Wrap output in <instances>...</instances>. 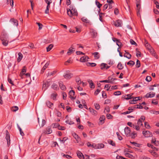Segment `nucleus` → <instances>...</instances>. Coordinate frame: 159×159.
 Returning a JSON list of instances; mask_svg holds the SVG:
<instances>
[{"mask_svg": "<svg viewBox=\"0 0 159 159\" xmlns=\"http://www.w3.org/2000/svg\"><path fill=\"white\" fill-rule=\"evenodd\" d=\"M107 65L105 63H102L101 64V69H103L104 68H106V66H107Z\"/></svg>", "mask_w": 159, "mask_h": 159, "instance_id": "obj_61", "label": "nucleus"}, {"mask_svg": "<svg viewBox=\"0 0 159 159\" xmlns=\"http://www.w3.org/2000/svg\"><path fill=\"white\" fill-rule=\"evenodd\" d=\"M155 95V93L154 92H150L147 93L145 96V97L146 98H152L154 97Z\"/></svg>", "mask_w": 159, "mask_h": 159, "instance_id": "obj_3", "label": "nucleus"}, {"mask_svg": "<svg viewBox=\"0 0 159 159\" xmlns=\"http://www.w3.org/2000/svg\"><path fill=\"white\" fill-rule=\"evenodd\" d=\"M130 42L132 45H135L136 46L137 45V44L136 43L134 40L132 39H131L130 40Z\"/></svg>", "mask_w": 159, "mask_h": 159, "instance_id": "obj_58", "label": "nucleus"}, {"mask_svg": "<svg viewBox=\"0 0 159 159\" xmlns=\"http://www.w3.org/2000/svg\"><path fill=\"white\" fill-rule=\"evenodd\" d=\"M152 103L154 105H156L158 103V101L155 99H153L152 102Z\"/></svg>", "mask_w": 159, "mask_h": 159, "instance_id": "obj_62", "label": "nucleus"}, {"mask_svg": "<svg viewBox=\"0 0 159 159\" xmlns=\"http://www.w3.org/2000/svg\"><path fill=\"white\" fill-rule=\"evenodd\" d=\"M59 86L61 89L62 90H65L66 89L65 86L63 84L62 82L60 81L59 82Z\"/></svg>", "mask_w": 159, "mask_h": 159, "instance_id": "obj_15", "label": "nucleus"}, {"mask_svg": "<svg viewBox=\"0 0 159 159\" xmlns=\"http://www.w3.org/2000/svg\"><path fill=\"white\" fill-rule=\"evenodd\" d=\"M130 143L132 144H133V145L135 146L136 147H140V144L139 143H136L135 142H130Z\"/></svg>", "mask_w": 159, "mask_h": 159, "instance_id": "obj_41", "label": "nucleus"}, {"mask_svg": "<svg viewBox=\"0 0 159 159\" xmlns=\"http://www.w3.org/2000/svg\"><path fill=\"white\" fill-rule=\"evenodd\" d=\"M155 4H156V7L157 9H159V3L157 1H154Z\"/></svg>", "mask_w": 159, "mask_h": 159, "instance_id": "obj_64", "label": "nucleus"}, {"mask_svg": "<svg viewBox=\"0 0 159 159\" xmlns=\"http://www.w3.org/2000/svg\"><path fill=\"white\" fill-rule=\"evenodd\" d=\"M125 155L126 157L132 159H134L135 158V157L134 156L129 153H125Z\"/></svg>", "mask_w": 159, "mask_h": 159, "instance_id": "obj_24", "label": "nucleus"}, {"mask_svg": "<svg viewBox=\"0 0 159 159\" xmlns=\"http://www.w3.org/2000/svg\"><path fill=\"white\" fill-rule=\"evenodd\" d=\"M59 126V125L58 123H53L51 125V127L53 128L58 127Z\"/></svg>", "mask_w": 159, "mask_h": 159, "instance_id": "obj_31", "label": "nucleus"}, {"mask_svg": "<svg viewBox=\"0 0 159 159\" xmlns=\"http://www.w3.org/2000/svg\"><path fill=\"white\" fill-rule=\"evenodd\" d=\"M11 109L13 111L16 112L18 110V108L17 106H14L12 107Z\"/></svg>", "mask_w": 159, "mask_h": 159, "instance_id": "obj_46", "label": "nucleus"}, {"mask_svg": "<svg viewBox=\"0 0 159 159\" xmlns=\"http://www.w3.org/2000/svg\"><path fill=\"white\" fill-rule=\"evenodd\" d=\"M90 32L91 34V35L93 38H95L97 35V33L96 31L93 29L91 30Z\"/></svg>", "mask_w": 159, "mask_h": 159, "instance_id": "obj_20", "label": "nucleus"}, {"mask_svg": "<svg viewBox=\"0 0 159 159\" xmlns=\"http://www.w3.org/2000/svg\"><path fill=\"white\" fill-rule=\"evenodd\" d=\"M73 76L72 74L68 72H67L66 74L63 75L64 78L66 79H70Z\"/></svg>", "mask_w": 159, "mask_h": 159, "instance_id": "obj_5", "label": "nucleus"}, {"mask_svg": "<svg viewBox=\"0 0 159 159\" xmlns=\"http://www.w3.org/2000/svg\"><path fill=\"white\" fill-rule=\"evenodd\" d=\"M6 138L7 142V144L8 146H9L10 143V135L7 130H6Z\"/></svg>", "mask_w": 159, "mask_h": 159, "instance_id": "obj_2", "label": "nucleus"}, {"mask_svg": "<svg viewBox=\"0 0 159 159\" xmlns=\"http://www.w3.org/2000/svg\"><path fill=\"white\" fill-rule=\"evenodd\" d=\"M135 64V62L132 61H130L127 64L130 66H133Z\"/></svg>", "mask_w": 159, "mask_h": 159, "instance_id": "obj_51", "label": "nucleus"}, {"mask_svg": "<svg viewBox=\"0 0 159 159\" xmlns=\"http://www.w3.org/2000/svg\"><path fill=\"white\" fill-rule=\"evenodd\" d=\"M152 78L150 76H147L146 78V80L148 82H149L151 81Z\"/></svg>", "mask_w": 159, "mask_h": 159, "instance_id": "obj_57", "label": "nucleus"}, {"mask_svg": "<svg viewBox=\"0 0 159 159\" xmlns=\"http://www.w3.org/2000/svg\"><path fill=\"white\" fill-rule=\"evenodd\" d=\"M133 95V94H127V97L126 98H125V99L126 100H128L129 99H130L132 98L131 96Z\"/></svg>", "mask_w": 159, "mask_h": 159, "instance_id": "obj_53", "label": "nucleus"}, {"mask_svg": "<svg viewBox=\"0 0 159 159\" xmlns=\"http://www.w3.org/2000/svg\"><path fill=\"white\" fill-rule=\"evenodd\" d=\"M94 106L95 107V108L97 110H99L100 108V106L97 103H95L94 104Z\"/></svg>", "mask_w": 159, "mask_h": 159, "instance_id": "obj_50", "label": "nucleus"}, {"mask_svg": "<svg viewBox=\"0 0 159 159\" xmlns=\"http://www.w3.org/2000/svg\"><path fill=\"white\" fill-rule=\"evenodd\" d=\"M0 39L2 41V44L4 46L8 45L9 43L8 35L5 32H2Z\"/></svg>", "mask_w": 159, "mask_h": 159, "instance_id": "obj_1", "label": "nucleus"}, {"mask_svg": "<svg viewBox=\"0 0 159 159\" xmlns=\"http://www.w3.org/2000/svg\"><path fill=\"white\" fill-rule=\"evenodd\" d=\"M142 121L140 119H139L138 120V123H137L138 125H139V126H142L143 125V124L142 123Z\"/></svg>", "mask_w": 159, "mask_h": 159, "instance_id": "obj_63", "label": "nucleus"}, {"mask_svg": "<svg viewBox=\"0 0 159 159\" xmlns=\"http://www.w3.org/2000/svg\"><path fill=\"white\" fill-rule=\"evenodd\" d=\"M108 81L110 82H109V83L111 84H114L115 83V81L117 80V79L115 78H112L111 76L109 77L108 78Z\"/></svg>", "mask_w": 159, "mask_h": 159, "instance_id": "obj_14", "label": "nucleus"}, {"mask_svg": "<svg viewBox=\"0 0 159 159\" xmlns=\"http://www.w3.org/2000/svg\"><path fill=\"white\" fill-rule=\"evenodd\" d=\"M49 86L48 82H45L43 85L42 89L44 91H45Z\"/></svg>", "mask_w": 159, "mask_h": 159, "instance_id": "obj_16", "label": "nucleus"}, {"mask_svg": "<svg viewBox=\"0 0 159 159\" xmlns=\"http://www.w3.org/2000/svg\"><path fill=\"white\" fill-rule=\"evenodd\" d=\"M143 134L146 137H150L152 135V133L149 131H143Z\"/></svg>", "mask_w": 159, "mask_h": 159, "instance_id": "obj_4", "label": "nucleus"}, {"mask_svg": "<svg viewBox=\"0 0 159 159\" xmlns=\"http://www.w3.org/2000/svg\"><path fill=\"white\" fill-rule=\"evenodd\" d=\"M67 14L70 17L74 16L73 11H72L70 8L69 9V10H67Z\"/></svg>", "mask_w": 159, "mask_h": 159, "instance_id": "obj_29", "label": "nucleus"}, {"mask_svg": "<svg viewBox=\"0 0 159 159\" xmlns=\"http://www.w3.org/2000/svg\"><path fill=\"white\" fill-rule=\"evenodd\" d=\"M50 7V5H47L46 9L45 10V13L46 14H48L49 13V9Z\"/></svg>", "mask_w": 159, "mask_h": 159, "instance_id": "obj_45", "label": "nucleus"}, {"mask_svg": "<svg viewBox=\"0 0 159 159\" xmlns=\"http://www.w3.org/2000/svg\"><path fill=\"white\" fill-rule=\"evenodd\" d=\"M137 136V134L136 133H133L131 134H130V136H131L132 139H134Z\"/></svg>", "mask_w": 159, "mask_h": 159, "instance_id": "obj_55", "label": "nucleus"}, {"mask_svg": "<svg viewBox=\"0 0 159 159\" xmlns=\"http://www.w3.org/2000/svg\"><path fill=\"white\" fill-rule=\"evenodd\" d=\"M87 65L88 66H91V67H94L96 65V64L94 63H87Z\"/></svg>", "mask_w": 159, "mask_h": 159, "instance_id": "obj_37", "label": "nucleus"}, {"mask_svg": "<svg viewBox=\"0 0 159 159\" xmlns=\"http://www.w3.org/2000/svg\"><path fill=\"white\" fill-rule=\"evenodd\" d=\"M76 81L78 84H80L81 83H82L83 84V85H84V83L83 82H82L80 79H77Z\"/></svg>", "mask_w": 159, "mask_h": 159, "instance_id": "obj_43", "label": "nucleus"}, {"mask_svg": "<svg viewBox=\"0 0 159 159\" xmlns=\"http://www.w3.org/2000/svg\"><path fill=\"white\" fill-rule=\"evenodd\" d=\"M52 88L55 90H57L59 89L57 85L55 84H53L52 86Z\"/></svg>", "mask_w": 159, "mask_h": 159, "instance_id": "obj_32", "label": "nucleus"}, {"mask_svg": "<svg viewBox=\"0 0 159 159\" xmlns=\"http://www.w3.org/2000/svg\"><path fill=\"white\" fill-rule=\"evenodd\" d=\"M81 20L83 22L86 23H89V20L84 17H82Z\"/></svg>", "mask_w": 159, "mask_h": 159, "instance_id": "obj_34", "label": "nucleus"}, {"mask_svg": "<svg viewBox=\"0 0 159 159\" xmlns=\"http://www.w3.org/2000/svg\"><path fill=\"white\" fill-rule=\"evenodd\" d=\"M66 122L67 123V124H69V125H72V124H74V123L73 121H71L70 120H66Z\"/></svg>", "mask_w": 159, "mask_h": 159, "instance_id": "obj_59", "label": "nucleus"}, {"mask_svg": "<svg viewBox=\"0 0 159 159\" xmlns=\"http://www.w3.org/2000/svg\"><path fill=\"white\" fill-rule=\"evenodd\" d=\"M148 50L150 51L151 53L152 54L153 56H155L156 58H157V57H156V55L154 51V50L152 48H151L150 49H149Z\"/></svg>", "mask_w": 159, "mask_h": 159, "instance_id": "obj_47", "label": "nucleus"}, {"mask_svg": "<svg viewBox=\"0 0 159 159\" xmlns=\"http://www.w3.org/2000/svg\"><path fill=\"white\" fill-rule=\"evenodd\" d=\"M89 110L93 115H97V111L93 108H89Z\"/></svg>", "mask_w": 159, "mask_h": 159, "instance_id": "obj_23", "label": "nucleus"}, {"mask_svg": "<svg viewBox=\"0 0 159 159\" xmlns=\"http://www.w3.org/2000/svg\"><path fill=\"white\" fill-rule=\"evenodd\" d=\"M75 50V48H73V46L72 45L68 50L67 53L68 55H70L71 53H74Z\"/></svg>", "mask_w": 159, "mask_h": 159, "instance_id": "obj_9", "label": "nucleus"}, {"mask_svg": "<svg viewBox=\"0 0 159 159\" xmlns=\"http://www.w3.org/2000/svg\"><path fill=\"white\" fill-rule=\"evenodd\" d=\"M136 66L137 68H139L140 66V62L138 60H137V61Z\"/></svg>", "mask_w": 159, "mask_h": 159, "instance_id": "obj_52", "label": "nucleus"}, {"mask_svg": "<svg viewBox=\"0 0 159 159\" xmlns=\"http://www.w3.org/2000/svg\"><path fill=\"white\" fill-rule=\"evenodd\" d=\"M88 82L89 84L90 87L91 88H95L94 84L92 80H88Z\"/></svg>", "mask_w": 159, "mask_h": 159, "instance_id": "obj_25", "label": "nucleus"}, {"mask_svg": "<svg viewBox=\"0 0 159 159\" xmlns=\"http://www.w3.org/2000/svg\"><path fill=\"white\" fill-rule=\"evenodd\" d=\"M94 57L95 59H98L100 57V55L98 52H95L93 53Z\"/></svg>", "mask_w": 159, "mask_h": 159, "instance_id": "obj_27", "label": "nucleus"}, {"mask_svg": "<svg viewBox=\"0 0 159 159\" xmlns=\"http://www.w3.org/2000/svg\"><path fill=\"white\" fill-rule=\"evenodd\" d=\"M36 24H37L38 26H39V30H40L42 29L43 26V25H42V24L39 22H36Z\"/></svg>", "mask_w": 159, "mask_h": 159, "instance_id": "obj_60", "label": "nucleus"}, {"mask_svg": "<svg viewBox=\"0 0 159 159\" xmlns=\"http://www.w3.org/2000/svg\"><path fill=\"white\" fill-rule=\"evenodd\" d=\"M49 65V63L48 62H47L45 65L43 66V68H42L41 71V73H43L44 71L48 67V66Z\"/></svg>", "mask_w": 159, "mask_h": 159, "instance_id": "obj_19", "label": "nucleus"}, {"mask_svg": "<svg viewBox=\"0 0 159 159\" xmlns=\"http://www.w3.org/2000/svg\"><path fill=\"white\" fill-rule=\"evenodd\" d=\"M52 132V130L50 128L48 127L45 130H44L43 134H51Z\"/></svg>", "mask_w": 159, "mask_h": 159, "instance_id": "obj_11", "label": "nucleus"}, {"mask_svg": "<svg viewBox=\"0 0 159 159\" xmlns=\"http://www.w3.org/2000/svg\"><path fill=\"white\" fill-rule=\"evenodd\" d=\"M47 106L49 108H52L53 106V103H51L50 101H48L46 102Z\"/></svg>", "mask_w": 159, "mask_h": 159, "instance_id": "obj_28", "label": "nucleus"}, {"mask_svg": "<svg viewBox=\"0 0 159 159\" xmlns=\"http://www.w3.org/2000/svg\"><path fill=\"white\" fill-rule=\"evenodd\" d=\"M136 5L137 8L138 9L139 8V10L140 9V0H136Z\"/></svg>", "mask_w": 159, "mask_h": 159, "instance_id": "obj_26", "label": "nucleus"}, {"mask_svg": "<svg viewBox=\"0 0 159 159\" xmlns=\"http://www.w3.org/2000/svg\"><path fill=\"white\" fill-rule=\"evenodd\" d=\"M108 142L109 144H111L112 146H115V143L113 142L112 140H108Z\"/></svg>", "mask_w": 159, "mask_h": 159, "instance_id": "obj_49", "label": "nucleus"}, {"mask_svg": "<svg viewBox=\"0 0 159 159\" xmlns=\"http://www.w3.org/2000/svg\"><path fill=\"white\" fill-rule=\"evenodd\" d=\"M98 146V149H101L102 148H103L104 147V145L102 143L101 144H97Z\"/></svg>", "mask_w": 159, "mask_h": 159, "instance_id": "obj_39", "label": "nucleus"}, {"mask_svg": "<svg viewBox=\"0 0 159 159\" xmlns=\"http://www.w3.org/2000/svg\"><path fill=\"white\" fill-rule=\"evenodd\" d=\"M95 3L98 7L99 9V10H100V8L102 6V4H100V2L97 1H96Z\"/></svg>", "mask_w": 159, "mask_h": 159, "instance_id": "obj_36", "label": "nucleus"}, {"mask_svg": "<svg viewBox=\"0 0 159 159\" xmlns=\"http://www.w3.org/2000/svg\"><path fill=\"white\" fill-rule=\"evenodd\" d=\"M57 95V94L55 93H52L51 95V98L53 100H55Z\"/></svg>", "mask_w": 159, "mask_h": 159, "instance_id": "obj_38", "label": "nucleus"}, {"mask_svg": "<svg viewBox=\"0 0 159 159\" xmlns=\"http://www.w3.org/2000/svg\"><path fill=\"white\" fill-rule=\"evenodd\" d=\"M121 92L120 91H118L114 93V94L115 96H118L121 95Z\"/></svg>", "mask_w": 159, "mask_h": 159, "instance_id": "obj_56", "label": "nucleus"}, {"mask_svg": "<svg viewBox=\"0 0 159 159\" xmlns=\"http://www.w3.org/2000/svg\"><path fill=\"white\" fill-rule=\"evenodd\" d=\"M53 46V45L52 44H50L49 45V46L47 47V52H48L50 51L51 49L52 48Z\"/></svg>", "mask_w": 159, "mask_h": 159, "instance_id": "obj_33", "label": "nucleus"}, {"mask_svg": "<svg viewBox=\"0 0 159 159\" xmlns=\"http://www.w3.org/2000/svg\"><path fill=\"white\" fill-rule=\"evenodd\" d=\"M125 132L127 137L130 136V129L129 128L126 127L125 129Z\"/></svg>", "mask_w": 159, "mask_h": 159, "instance_id": "obj_6", "label": "nucleus"}, {"mask_svg": "<svg viewBox=\"0 0 159 159\" xmlns=\"http://www.w3.org/2000/svg\"><path fill=\"white\" fill-rule=\"evenodd\" d=\"M72 135L75 139L76 140L77 143H78L80 140V138L79 136L75 133H74L72 134Z\"/></svg>", "mask_w": 159, "mask_h": 159, "instance_id": "obj_17", "label": "nucleus"}, {"mask_svg": "<svg viewBox=\"0 0 159 159\" xmlns=\"http://www.w3.org/2000/svg\"><path fill=\"white\" fill-rule=\"evenodd\" d=\"M145 127L147 129H149L150 128V126L149 124L147 122L144 123Z\"/></svg>", "mask_w": 159, "mask_h": 159, "instance_id": "obj_48", "label": "nucleus"}, {"mask_svg": "<svg viewBox=\"0 0 159 159\" xmlns=\"http://www.w3.org/2000/svg\"><path fill=\"white\" fill-rule=\"evenodd\" d=\"M89 57L86 56H84L80 59V61L81 62H85L88 61Z\"/></svg>", "mask_w": 159, "mask_h": 159, "instance_id": "obj_13", "label": "nucleus"}, {"mask_svg": "<svg viewBox=\"0 0 159 159\" xmlns=\"http://www.w3.org/2000/svg\"><path fill=\"white\" fill-rule=\"evenodd\" d=\"M122 24V21L120 20H118L114 23V25L116 27H120Z\"/></svg>", "mask_w": 159, "mask_h": 159, "instance_id": "obj_10", "label": "nucleus"}, {"mask_svg": "<svg viewBox=\"0 0 159 159\" xmlns=\"http://www.w3.org/2000/svg\"><path fill=\"white\" fill-rule=\"evenodd\" d=\"M77 156L80 159H83L84 158V156L83 155V154L79 151H78L77 152Z\"/></svg>", "mask_w": 159, "mask_h": 159, "instance_id": "obj_18", "label": "nucleus"}, {"mask_svg": "<svg viewBox=\"0 0 159 159\" xmlns=\"http://www.w3.org/2000/svg\"><path fill=\"white\" fill-rule=\"evenodd\" d=\"M145 46L146 48L148 50L149 49H150L152 48L151 46L148 43H145Z\"/></svg>", "mask_w": 159, "mask_h": 159, "instance_id": "obj_54", "label": "nucleus"}, {"mask_svg": "<svg viewBox=\"0 0 159 159\" xmlns=\"http://www.w3.org/2000/svg\"><path fill=\"white\" fill-rule=\"evenodd\" d=\"M105 119V117L104 116L102 115L101 116L99 119V123L101 124H103L104 122V121Z\"/></svg>", "mask_w": 159, "mask_h": 159, "instance_id": "obj_21", "label": "nucleus"}, {"mask_svg": "<svg viewBox=\"0 0 159 159\" xmlns=\"http://www.w3.org/2000/svg\"><path fill=\"white\" fill-rule=\"evenodd\" d=\"M38 122L39 123V125L40 126V127H43L46 123V121L44 119H43L42 120L41 123L40 124L39 123V118H38Z\"/></svg>", "mask_w": 159, "mask_h": 159, "instance_id": "obj_22", "label": "nucleus"}, {"mask_svg": "<svg viewBox=\"0 0 159 159\" xmlns=\"http://www.w3.org/2000/svg\"><path fill=\"white\" fill-rule=\"evenodd\" d=\"M14 26H17L18 25V21L16 20L14 18H11V19L10 21Z\"/></svg>", "mask_w": 159, "mask_h": 159, "instance_id": "obj_8", "label": "nucleus"}, {"mask_svg": "<svg viewBox=\"0 0 159 159\" xmlns=\"http://www.w3.org/2000/svg\"><path fill=\"white\" fill-rule=\"evenodd\" d=\"M70 8L71 9L72 11H73V15L77 16L78 15V13L74 7L72 6H70Z\"/></svg>", "mask_w": 159, "mask_h": 159, "instance_id": "obj_12", "label": "nucleus"}, {"mask_svg": "<svg viewBox=\"0 0 159 159\" xmlns=\"http://www.w3.org/2000/svg\"><path fill=\"white\" fill-rule=\"evenodd\" d=\"M67 139L68 138L66 137H65L63 138V139H62V140H61V139L60 138L59 139V140L60 142H62L63 143H64Z\"/></svg>", "mask_w": 159, "mask_h": 159, "instance_id": "obj_42", "label": "nucleus"}, {"mask_svg": "<svg viewBox=\"0 0 159 159\" xmlns=\"http://www.w3.org/2000/svg\"><path fill=\"white\" fill-rule=\"evenodd\" d=\"M56 72L57 71L56 70H54L52 72H48V76L54 75Z\"/></svg>", "mask_w": 159, "mask_h": 159, "instance_id": "obj_40", "label": "nucleus"}, {"mask_svg": "<svg viewBox=\"0 0 159 159\" xmlns=\"http://www.w3.org/2000/svg\"><path fill=\"white\" fill-rule=\"evenodd\" d=\"M117 67L119 70H122L123 68V66L120 62L117 65Z\"/></svg>", "mask_w": 159, "mask_h": 159, "instance_id": "obj_35", "label": "nucleus"}, {"mask_svg": "<svg viewBox=\"0 0 159 159\" xmlns=\"http://www.w3.org/2000/svg\"><path fill=\"white\" fill-rule=\"evenodd\" d=\"M148 147H151L154 150L157 151L158 150V149L157 148H155V147L151 144H148Z\"/></svg>", "mask_w": 159, "mask_h": 159, "instance_id": "obj_44", "label": "nucleus"}, {"mask_svg": "<svg viewBox=\"0 0 159 159\" xmlns=\"http://www.w3.org/2000/svg\"><path fill=\"white\" fill-rule=\"evenodd\" d=\"M75 92L73 90H71L70 91L69 93V94L70 98L72 100L75 99L76 97H74L75 95Z\"/></svg>", "mask_w": 159, "mask_h": 159, "instance_id": "obj_7", "label": "nucleus"}, {"mask_svg": "<svg viewBox=\"0 0 159 159\" xmlns=\"http://www.w3.org/2000/svg\"><path fill=\"white\" fill-rule=\"evenodd\" d=\"M18 57L17 58V61L18 62H19L22 59L23 57V55L20 52H19L18 53Z\"/></svg>", "mask_w": 159, "mask_h": 159, "instance_id": "obj_30", "label": "nucleus"}]
</instances>
